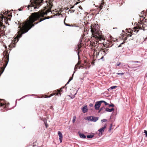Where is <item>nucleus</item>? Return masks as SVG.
I'll return each instance as SVG.
<instances>
[{"mask_svg": "<svg viewBox=\"0 0 147 147\" xmlns=\"http://www.w3.org/2000/svg\"><path fill=\"white\" fill-rule=\"evenodd\" d=\"M48 19V18H44V19H43L42 20H40V21H39L38 22L36 23H35V24H38V23H39V22L42 21H43V20H45L46 19Z\"/></svg>", "mask_w": 147, "mask_h": 147, "instance_id": "nucleus-22", "label": "nucleus"}, {"mask_svg": "<svg viewBox=\"0 0 147 147\" xmlns=\"http://www.w3.org/2000/svg\"><path fill=\"white\" fill-rule=\"evenodd\" d=\"M43 0H30V4L27 6L28 10L31 11H35L36 9H38L40 6V4Z\"/></svg>", "mask_w": 147, "mask_h": 147, "instance_id": "nucleus-3", "label": "nucleus"}, {"mask_svg": "<svg viewBox=\"0 0 147 147\" xmlns=\"http://www.w3.org/2000/svg\"><path fill=\"white\" fill-rule=\"evenodd\" d=\"M102 109H103V108H102V107H101V108L100 109V110H102Z\"/></svg>", "mask_w": 147, "mask_h": 147, "instance_id": "nucleus-39", "label": "nucleus"}, {"mask_svg": "<svg viewBox=\"0 0 147 147\" xmlns=\"http://www.w3.org/2000/svg\"><path fill=\"white\" fill-rule=\"evenodd\" d=\"M12 15H8V16L10 17Z\"/></svg>", "mask_w": 147, "mask_h": 147, "instance_id": "nucleus-38", "label": "nucleus"}, {"mask_svg": "<svg viewBox=\"0 0 147 147\" xmlns=\"http://www.w3.org/2000/svg\"><path fill=\"white\" fill-rule=\"evenodd\" d=\"M116 87H117V86H112L110 88L108 89V90H109V89H115Z\"/></svg>", "mask_w": 147, "mask_h": 147, "instance_id": "nucleus-19", "label": "nucleus"}, {"mask_svg": "<svg viewBox=\"0 0 147 147\" xmlns=\"http://www.w3.org/2000/svg\"><path fill=\"white\" fill-rule=\"evenodd\" d=\"M105 111L107 112H111V109H109L108 108H106Z\"/></svg>", "mask_w": 147, "mask_h": 147, "instance_id": "nucleus-17", "label": "nucleus"}, {"mask_svg": "<svg viewBox=\"0 0 147 147\" xmlns=\"http://www.w3.org/2000/svg\"><path fill=\"white\" fill-rule=\"evenodd\" d=\"M76 68V66H75V68H74V69H75Z\"/></svg>", "mask_w": 147, "mask_h": 147, "instance_id": "nucleus-48", "label": "nucleus"}, {"mask_svg": "<svg viewBox=\"0 0 147 147\" xmlns=\"http://www.w3.org/2000/svg\"><path fill=\"white\" fill-rule=\"evenodd\" d=\"M45 125L46 128H47L48 127V125L47 123H45Z\"/></svg>", "mask_w": 147, "mask_h": 147, "instance_id": "nucleus-30", "label": "nucleus"}, {"mask_svg": "<svg viewBox=\"0 0 147 147\" xmlns=\"http://www.w3.org/2000/svg\"><path fill=\"white\" fill-rule=\"evenodd\" d=\"M136 62V63H138V61H136V62Z\"/></svg>", "mask_w": 147, "mask_h": 147, "instance_id": "nucleus-47", "label": "nucleus"}, {"mask_svg": "<svg viewBox=\"0 0 147 147\" xmlns=\"http://www.w3.org/2000/svg\"><path fill=\"white\" fill-rule=\"evenodd\" d=\"M112 124H111L110 125V128H111V127H112Z\"/></svg>", "mask_w": 147, "mask_h": 147, "instance_id": "nucleus-34", "label": "nucleus"}, {"mask_svg": "<svg viewBox=\"0 0 147 147\" xmlns=\"http://www.w3.org/2000/svg\"><path fill=\"white\" fill-rule=\"evenodd\" d=\"M58 134L59 136V140L60 143L62 142L63 139V135L61 133L60 131H58Z\"/></svg>", "mask_w": 147, "mask_h": 147, "instance_id": "nucleus-9", "label": "nucleus"}, {"mask_svg": "<svg viewBox=\"0 0 147 147\" xmlns=\"http://www.w3.org/2000/svg\"><path fill=\"white\" fill-rule=\"evenodd\" d=\"M76 116H74V117H73V119L72 120V122L73 123H74V122L76 120Z\"/></svg>", "mask_w": 147, "mask_h": 147, "instance_id": "nucleus-16", "label": "nucleus"}, {"mask_svg": "<svg viewBox=\"0 0 147 147\" xmlns=\"http://www.w3.org/2000/svg\"><path fill=\"white\" fill-rule=\"evenodd\" d=\"M107 120L105 119H104L101 120V121L102 122H105L107 121Z\"/></svg>", "mask_w": 147, "mask_h": 147, "instance_id": "nucleus-24", "label": "nucleus"}, {"mask_svg": "<svg viewBox=\"0 0 147 147\" xmlns=\"http://www.w3.org/2000/svg\"><path fill=\"white\" fill-rule=\"evenodd\" d=\"M99 119L98 117L94 116H90L87 117V119L88 121H91L92 122H95L97 121Z\"/></svg>", "mask_w": 147, "mask_h": 147, "instance_id": "nucleus-5", "label": "nucleus"}, {"mask_svg": "<svg viewBox=\"0 0 147 147\" xmlns=\"http://www.w3.org/2000/svg\"><path fill=\"white\" fill-rule=\"evenodd\" d=\"M79 135L81 138L84 139L86 138V136L83 134H79Z\"/></svg>", "mask_w": 147, "mask_h": 147, "instance_id": "nucleus-12", "label": "nucleus"}, {"mask_svg": "<svg viewBox=\"0 0 147 147\" xmlns=\"http://www.w3.org/2000/svg\"><path fill=\"white\" fill-rule=\"evenodd\" d=\"M98 26L96 24H92L91 26V31L93 37L96 40H101L102 39V33L98 29Z\"/></svg>", "mask_w": 147, "mask_h": 147, "instance_id": "nucleus-2", "label": "nucleus"}, {"mask_svg": "<svg viewBox=\"0 0 147 147\" xmlns=\"http://www.w3.org/2000/svg\"><path fill=\"white\" fill-rule=\"evenodd\" d=\"M131 34H129L127 35V37H131Z\"/></svg>", "mask_w": 147, "mask_h": 147, "instance_id": "nucleus-29", "label": "nucleus"}, {"mask_svg": "<svg viewBox=\"0 0 147 147\" xmlns=\"http://www.w3.org/2000/svg\"><path fill=\"white\" fill-rule=\"evenodd\" d=\"M108 105H109V107H114V106L113 104H110V105L108 104Z\"/></svg>", "mask_w": 147, "mask_h": 147, "instance_id": "nucleus-25", "label": "nucleus"}, {"mask_svg": "<svg viewBox=\"0 0 147 147\" xmlns=\"http://www.w3.org/2000/svg\"><path fill=\"white\" fill-rule=\"evenodd\" d=\"M18 10L19 11H21V10L20 9H19Z\"/></svg>", "mask_w": 147, "mask_h": 147, "instance_id": "nucleus-41", "label": "nucleus"}, {"mask_svg": "<svg viewBox=\"0 0 147 147\" xmlns=\"http://www.w3.org/2000/svg\"><path fill=\"white\" fill-rule=\"evenodd\" d=\"M6 58H7V59L8 60L7 61L8 62L9 61V56H7V57H6Z\"/></svg>", "mask_w": 147, "mask_h": 147, "instance_id": "nucleus-31", "label": "nucleus"}, {"mask_svg": "<svg viewBox=\"0 0 147 147\" xmlns=\"http://www.w3.org/2000/svg\"><path fill=\"white\" fill-rule=\"evenodd\" d=\"M79 52H78V57H79Z\"/></svg>", "mask_w": 147, "mask_h": 147, "instance_id": "nucleus-35", "label": "nucleus"}, {"mask_svg": "<svg viewBox=\"0 0 147 147\" xmlns=\"http://www.w3.org/2000/svg\"><path fill=\"white\" fill-rule=\"evenodd\" d=\"M144 27L143 26L142 24H141L139 26L136 27H134V28L132 30L133 32L137 33L139 31V30H143Z\"/></svg>", "mask_w": 147, "mask_h": 147, "instance_id": "nucleus-4", "label": "nucleus"}, {"mask_svg": "<svg viewBox=\"0 0 147 147\" xmlns=\"http://www.w3.org/2000/svg\"><path fill=\"white\" fill-rule=\"evenodd\" d=\"M51 7H52V6L53 5H51Z\"/></svg>", "mask_w": 147, "mask_h": 147, "instance_id": "nucleus-42", "label": "nucleus"}, {"mask_svg": "<svg viewBox=\"0 0 147 147\" xmlns=\"http://www.w3.org/2000/svg\"><path fill=\"white\" fill-rule=\"evenodd\" d=\"M121 62H118L115 64V66L116 67L119 66L121 64Z\"/></svg>", "mask_w": 147, "mask_h": 147, "instance_id": "nucleus-20", "label": "nucleus"}, {"mask_svg": "<svg viewBox=\"0 0 147 147\" xmlns=\"http://www.w3.org/2000/svg\"><path fill=\"white\" fill-rule=\"evenodd\" d=\"M69 82V81H68V82L66 84H68Z\"/></svg>", "mask_w": 147, "mask_h": 147, "instance_id": "nucleus-44", "label": "nucleus"}, {"mask_svg": "<svg viewBox=\"0 0 147 147\" xmlns=\"http://www.w3.org/2000/svg\"><path fill=\"white\" fill-rule=\"evenodd\" d=\"M15 47V44L13 45L12 43H11L9 45V47Z\"/></svg>", "mask_w": 147, "mask_h": 147, "instance_id": "nucleus-18", "label": "nucleus"}, {"mask_svg": "<svg viewBox=\"0 0 147 147\" xmlns=\"http://www.w3.org/2000/svg\"><path fill=\"white\" fill-rule=\"evenodd\" d=\"M100 101V102H101V104L102 102H104V103H105V105H108V103H107V102H106L104 100H101V101Z\"/></svg>", "mask_w": 147, "mask_h": 147, "instance_id": "nucleus-14", "label": "nucleus"}, {"mask_svg": "<svg viewBox=\"0 0 147 147\" xmlns=\"http://www.w3.org/2000/svg\"><path fill=\"white\" fill-rule=\"evenodd\" d=\"M87 106L86 105H84L82 108V110L84 113H85L88 111Z\"/></svg>", "mask_w": 147, "mask_h": 147, "instance_id": "nucleus-8", "label": "nucleus"}, {"mask_svg": "<svg viewBox=\"0 0 147 147\" xmlns=\"http://www.w3.org/2000/svg\"><path fill=\"white\" fill-rule=\"evenodd\" d=\"M64 24L65 25V26H71V25H70L68 24H66L65 22H64Z\"/></svg>", "mask_w": 147, "mask_h": 147, "instance_id": "nucleus-26", "label": "nucleus"}, {"mask_svg": "<svg viewBox=\"0 0 147 147\" xmlns=\"http://www.w3.org/2000/svg\"><path fill=\"white\" fill-rule=\"evenodd\" d=\"M57 91L58 92V93H55V94H51V95H50V96L51 97L52 96H53V95H55V94H56L57 95H58L59 94H60V96H61V94L60 93V92L62 91V90H61H61H57Z\"/></svg>", "mask_w": 147, "mask_h": 147, "instance_id": "nucleus-10", "label": "nucleus"}, {"mask_svg": "<svg viewBox=\"0 0 147 147\" xmlns=\"http://www.w3.org/2000/svg\"><path fill=\"white\" fill-rule=\"evenodd\" d=\"M111 128H110H110L109 129V131H111Z\"/></svg>", "mask_w": 147, "mask_h": 147, "instance_id": "nucleus-37", "label": "nucleus"}, {"mask_svg": "<svg viewBox=\"0 0 147 147\" xmlns=\"http://www.w3.org/2000/svg\"><path fill=\"white\" fill-rule=\"evenodd\" d=\"M5 14H6L7 13H6V12H5Z\"/></svg>", "mask_w": 147, "mask_h": 147, "instance_id": "nucleus-46", "label": "nucleus"}, {"mask_svg": "<svg viewBox=\"0 0 147 147\" xmlns=\"http://www.w3.org/2000/svg\"><path fill=\"white\" fill-rule=\"evenodd\" d=\"M94 134L92 135H88L87 136V137L88 138H92L94 137Z\"/></svg>", "mask_w": 147, "mask_h": 147, "instance_id": "nucleus-13", "label": "nucleus"}, {"mask_svg": "<svg viewBox=\"0 0 147 147\" xmlns=\"http://www.w3.org/2000/svg\"><path fill=\"white\" fill-rule=\"evenodd\" d=\"M51 12L50 10H48L47 12H42L39 14L38 13H32L29 17V19L20 24L19 27V31L17 36L13 39L12 43H17L19 40V38L22 36V34L25 33L30 30L34 25L33 23L41 17H43L45 15L47 14L48 13Z\"/></svg>", "mask_w": 147, "mask_h": 147, "instance_id": "nucleus-1", "label": "nucleus"}, {"mask_svg": "<svg viewBox=\"0 0 147 147\" xmlns=\"http://www.w3.org/2000/svg\"><path fill=\"white\" fill-rule=\"evenodd\" d=\"M103 57H102L101 58V59H103Z\"/></svg>", "mask_w": 147, "mask_h": 147, "instance_id": "nucleus-40", "label": "nucleus"}, {"mask_svg": "<svg viewBox=\"0 0 147 147\" xmlns=\"http://www.w3.org/2000/svg\"><path fill=\"white\" fill-rule=\"evenodd\" d=\"M106 126L107 125L106 124H105L103 127L101 128L100 129L98 130V131L100 132V133L99 134V136L102 135V132L104 131L105 129L106 128Z\"/></svg>", "mask_w": 147, "mask_h": 147, "instance_id": "nucleus-7", "label": "nucleus"}, {"mask_svg": "<svg viewBox=\"0 0 147 147\" xmlns=\"http://www.w3.org/2000/svg\"><path fill=\"white\" fill-rule=\"evenodd\" d=\"M75 71H74V74H73V76L74 75V74L75 73Z\"/></svg>", "mask_w": 147, "mask_h": 147, "instance_id": "nucleus-45", "label": "nucleus"}, {"mask_svg": "<svg viewBox=\"0 0 147 147\" xmlns=\"http://www.w3.org/2000/svg\"><path fill=\"white\" fill-rule=\"evenodd\" d=\"M111 112L112 111L114 110V109L113 108H112L111 109Z\"/></svg>", "mask_w": 147, "mask_h": 147, "instance_id": "nucleus-32", "label": "nucleus"}, {"mask_svg": "<svg viewBox=\"0 0 147 147\" xmlns=\"http://www.w3.org/2000/svg\"><path fill=\"white\" fill-rule=\"evenodd\" d=\"M78 64H79V63H78V64H77V65Z\"/></svg>", "mask_w": 147, "mask_h": 147, "instance_id": "nucleus-49", "label": "nucleus"}, {"mask_svg": "<svg viewBox=\"0 0 147 147\" xmlns=\"http://www.w3.org/2000/svg\"><path fill=\"white\" fill-rule=\"evenodd\" d=\"M72 79V78H70L69 80V82H70Z\"/></svg>", "mask_w": 147, "mask_h": 147, "instance_id": "nucleus-33", "label": "nucleus"}, {"mask_svg": "<svg viewBox=\"0 0 147 147\" xmlns=\"http://www.w3.org/2000/svg\"><path fill=\"white\" fill-rule=\"evenodd\" d=\"M50 97H51V96H47V97H45V98H50Z\"/></svg>", "mask_w": 147, "mask_h": 147, "instance_id": "nucleus-36", "label": "nucleus"}, {"mask_svg": "<svg viewBox=\"0 0 147 147\" xmlns=\"http://www.w3.org/2000/svg\"><path fill=\"white\" fill-rule=\"evenodd\" d=\"M144 133L145 134V136L147 138V131L144 130Z\"/></svg>", "mask_w": 147, "mask_h": 147, "instance_id": "nucleus-23", "label": "nucleus"}, {"mask_svg": "<svg viewBox=\"0 0 147 147\" xmlns=\"http://www.w3.org/2000/svg\"><path fill=\"white\" fill-rule=\"evenodd\" d=\"M116 74L117 75L122 76L124 74L123 73H117Z\"/></svg>", "mask_w": 147, "mask_h": 147, "instance_id": "nucleus-21", "label": "nucleus"}, {"mask_svg": "<svg viewBox=\"0 0 147 147\" xmlns=\"http://www.w3.org/2000/svg\"><path fill=\"white\" fill-rule=\"evenodd\" d=\"M101 110H99V112H100L101 111Z\"/></svg>", "mask_w": 147, "mask_h": 147, "instance_id": "nucleus-43", "label": "nucleus"}, {"mask_svg": "<svg viewBox=\"0 0 147 147\" xmlns=\"http://www.w3.org/2000/svg\"><path fill=\"white\" fill-rule=\"evenodd\" d=\"M100 102V101H98L96 102L94 105V108L96 110H97L99 109L101 104Z\"/></svg>", "mask_w": 147, "mask_h": 147, "instance_id": "nucleus-6", "label": "nucleus"}, {"mask_svg": "<svg viewBox=\"0 0 147 147\" xmlns=\"http://www.w3.org/2000/svg\"><path fill=\"white\" fill-rule=\"evenodd\" d=\"M89 106L91 107H92L93 106V105L92 103H90V104Z\"/></svg>", "mask_w": 147, "mask_h": 147, "instance_id": "nucleus-27", "label": "nucleus"}, {"mask_svg": "<svg viewBox=\"0 0 147 147\" xmlns=\"http://www.w3.org/2000/svg\"><path fill=\"white\" fill-rule=\"evenodd\" d=\"M78 49H79L81 47V46H80V45H78Z\"/></svg>", "mask_w": 147, "mask_h": 147, "instance_id": "nucleus-28", "label": "nucleus"}, {"mask_svg": "<svg viewBox=\"0 0 147 147\" xmlns=\"http://www.w3.org/2000/svg\"><path fill=\"white\" fill-rule=\"evenodd\" d=\"M9 103H8V104L7 105V106L8 105H9ZM0 106H4V107L5 106V107H7V105H5V104H3L2 103H0Z\"/></svg>", "mask_w": 147, "mask_h": 147, "instance_id": "nucleus-15", "label": "nucleus"}, {"mask_svg": "<svg viewBox=\"0 0 147 147\" xmlns=\"http://www.w3.org/2000/svg\"><path fill=\"white\" fill-rule=\"evenodd\" d=\"M104 5V2H103V1H102V3H101V4L100 5V6L98 7V6H96V7H98V8H100V10L99 11H100L101 9L102 8V5Z\"/></svg>", "mask_w": 147, "mask_h": 147, "instance_id": "nucleus-11", "label": "nucleus"}]
</instances>
